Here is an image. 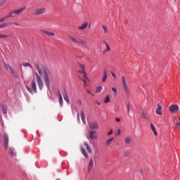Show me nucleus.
Returning <instances> with one entry per match:
<instances>
[{
  "mask_svg": "<svg viewBox=\"0 0 180 180\" xmlns=\"http://www.w3.org/2000/svg\"><path fill=\"white\" fill-rule=\"evenodd\" d=\"M34 68L37 70V71L34 72L35 78L39 89L41 91L43 89V80L41 79V77H44V82L47 88H49L50 86V77H51L50 70L46 67L40 68L37 63L34 65Z\"/></svg>",
  "mask_w": 180,
  "mask_h": 180,
  "instance_id": "1",
  "label": "nucleus"
},
{
  "mask_svg": "<svg viewBox=\"0 0 180 180\" xmlns=\"http://www.w3.org/2000/svg\"><path fill=\"white\" fill-rule=\"evenodd\" d=\"M26 9L25 7H22L21 8L11 11L8 13V15L4 16L3 18H0V23H2V22H5L6 19H9L10 18H15L16 16L15 15H20L23 11Z\"/></svg>",
  "mask_w": 180,
  "mask_h": 180,
  "instance_id": "2",
  "label": "nucleus"
},
{
  "mask_svg": "<svg viewBox=\"0 0 180 180\" xmlns=\"http://www.w3.org/2000/svg\"><path fill=\"white\" fill-rule=\"evenodd\" d=\"M47 12V8L46 7H39L34 9V13H32L34 16H40L44 15Z\"/></svg>",
  "mask_w": 180,
  "mask_h": 180,
  "instance_id": "3",
  "label": "nucleus"
},
{
  "mask_svg": "<svg viewBox=\"0 0 180 180\" xmlns=\"http://www.w3.org/2000/svg\"><path fill=\"white\" fill-rule=\"evenodd\" d=\"M27 91H28V92H30V94H33V92L36 94L37 92L36 81L34 79L32 82L31 88L28 86L27 87Z\"/></svg>",
  "mask_w": 180,
  "mask_h": 180,
  "instance_id": "4",
  "label": "nucleus"
},
{
  "mask_svg": "<svg viewBox=\"0 0 180 180\" xmlns=\"http://www.w3.org/2000/svg\"><path fill=\"white\" fill-rule=\"evenodd\" d=\"M122 84L124 91L126 95H127V94H129V86H127V83L126 82V77H124V76L122 77Z\"/></svg>",
  "mask_w": 180,
  "mask_h": 180,
  "instance_id": "5",
  "label": "nucleus"
},
{
  "mask_svg": "<svg viewBox=\"0 0 180 180\" xmlns=\"http://www.w3.org/2000/svg\"><path fill=\"white\" fill-rule=\"evenodd\" d=\"M4 68H6V71H8V72L11 75H16V72H15V70H13V68H12V67H11V65H9L8 64H4Z\"/></svg>",
  "mask_w": 180,
  "mask_h": 180,
  "instance_id": "6",
  "label": "nucleus"
},
{
  "mask_svg": "<svg viewBox=\"0 0 180 180\" xmlns=\"http://www.w3.org/2000/svg\"><path fill=\"white\" fill-rule=\"evenodd\" d=\"M3 139H4V146L5 150H6L9 144V138L8 137V135L4 134L3 136Z\"/></svg>",
  "mask_w": 180,
  "mask_h": 180,
  "instance_id": "7",
  "label": "nucleus"
},
{
  "mask_svg": "<svg viewBox=\"0 0 180 180\" xmlns=\"http://www.w3.org/2000/svg\"><path fill=\"white\" fill-rule=\"evenodd\" d=\"M90 140H98V134L94 131H91L89 134Z\"/></svg>",
  "mask_w": 180,
  "mask_h": 180,
  "instance_id": "8",
  "label": "nucleus"
},
{
  "mask_svg": "<svg viewBox=\"0 0 180 180\" xmlns=\"http://www.w3.org/2000/svg\"><path fill=\"white\" fill-rule=\"evenodd\" d=\"M89 126L91 130H96V129H99V125L98 124V122H96L89 124Z\"/></svg>",
  "mask_w": 180,
  "mask_h": 180,
  "instance_id": "9",
  "label": "nucleus"
},
{
  "mask_svg": "<svg viewBox=\"0 0 180 180\" xmlns=\"http://www.w3.org/2000/svg\"><path fill=\"white\" fill-rule=\"evenodd\" d=\"M79 67L82 71H79V72H80L81 74H83L84 78H86V79H88V77H86V72H85V65H79Z\"/></svg>",
  "mask_w": 180,
  "mask_h": 180,
  "instance_id": "10",
  "label": "nucleus"
},
{
  "mask_svg": "<svg viewBox=\"0 0 180 180\" xmlns=\"http://www.w3.org/2000/svg\"><path fill=\"white\" fill-rule=\"evenodd\" d=\"M68 37L72 43H75V44H78V39L75 38L74 36L70 35V34H68Z\"/></svg>",
  "mask_w": 180,
  "mask_h": 180,
  "instance_id": "11",
  "label": "nucleus"
},
{
  "mask_svg": "<svg viewBox=\"0 0 180 180\" xmlns=\"http://www.w3.org/2000/svg\"><path fill=\"white\" fill-rule=\"evenodd\" d=\"M94 167V159H91L89 162V165H88V169H87V172L89 174V172H91V171H92V167Z\"/></svg>",
  "mask_w": 180,
  "mask_h": 180,
  "instance_id": "12",
  "label": "nucleus"
},
{
  "mask_svg": "<svg viewBox=\"0 0 180 180\" xmlns=\"http://www.w3.org/2000/svg\"><path fill=\"white\" fill-rule=\"evenodd\" d=\"M88 27V22L86 21L82 24V25L78 27L79 30H85Z\"/></svg>",
  "mask_w": 180,
  "mask_h": 180,
  "instance_id": "13",
  "label": "nucleus"
},
{
  "mask_svg": "<svg viewBox=\"0 0 180 180\" xmlns=\"http://www.w3.org/2000/svg\"><path fill=\"white\" fill-rule=\"evenodd\" d=\"M169 109L172 113H174V112H176L179 109V107L176 105H172Z\"/></svg>",
  "mask_w": 180,
  "mask_h": 180,
  "instance_id": "14",
  "label": "nucleus"
},
{
  "mask_svg": "<svg viewBox=\"0 0 180 180\" xmlns=\"http://www.w3.org/2000/svg\"><path fill=\"white\" fill-rule=\"evenodd\" d=\"M77 44H81V46H88V41L82 39H78Z\"/></svg>",
  "mask_w": 180,
  "mask_h": 180,
  "instance_id": "15",
  "label": "nucleus"
},
{
  "mask_svg": "<svg viewBox=\"0 0 180 180\" xmlns=\"http://www.w3.org/2000/svg\"><path fill=\"white\" fill-rule=\"evenodd\" d=\"M150 129L153 131L155 136H158V133L157 132V129H155V127L153 123L150 124Z\"/></svg>",
  "mask_w": 180,
  "mask_h": 180,
  "instance_id": "16",
  "label": "nucleus"
},
{
  "mask_svg": "<svg viewBox=\"0 0 180 180\" xmlns=\"http://www.w3.org/2000/svg\"><path fill=\"white\" fill-rule=\"evenodd\" d=\"M80 115L84 124H86V121H85V114L84 113V111H81Z\"/></svg>",
  "mask_w": 180,
  "mask_h": 180,
  "instance_id": "17",
  "label": "nucleus"
},
{
  "mask_svg": "<svg viewBox=\"0 0 180 180\" xmlns=\"http://www.w3.org/2000/svg\"><path fill=\"white\" fill-rule=\"evenodd\" d=\"M42 33L44 34H46V36H49V37L54 36V32H50L47 30H43Z\"/></svg>",
  "mask_w": 180,
  "mask_h": 180,
  "instance_id": "18",
  "label": "nucleus"
},
{
  "mask_svg": "<svg viewBox=\"0 0 180 180\" xmlns=\"http://www.w3.org/2000/svg\"><path fill=\"white\" fill-rule=\"evenodd\" d=\"M124 143L125 144H131V138L127 136L124 139Z\"/></svg>",
  "mask_w": 180,
  "mask_h": 180,
  "instance_id": "19",
  "label": "nucleus"
},
{
  "mask_svg": "<svg viewBox=\"0 0 180 180\" xmlns=\"http://www.w3.org/2000/svg\"><path fill=\"white\" fill-rule=\"evenodd\" d=\"M63 98L64 100L68 103H70V98H68V95L67 94V92L65 91V94H63Z\"/></svg>",
  "mask_w": 180,
  "mask_h": 180,
  "instance_id": "20",
  "label": "nucleus"
},
{
  "mask_svg": "<svg viewBox=\"0 0 180 180\" xmlns=\"http://www.w3.org/2000/svg\"><path fill=\"white\" fill-rule=\"evenodd\" d=\"M81 151H82V154H83V155L85 157V158H88V157H89L88 153L85 150V148H81Z\"/></svg>",
  "mask_w": 180,
  "mask_h": 180,
  "instance_id": "21",
  "label": "nucleus"
},
{
  "mask_svg": "<svg viewBox=\"0 0 180 180\" xmlns=\"http://www.w3.org/2000/svg\"><path fill=\"white\" fill-rule=\"evenodd\" d=\"M14 151H15V148H10L8 149V153L10 154V155H11V157L15 155V152Z\"/></svg>",
  "mask_w": 180,
  "mask_h": 180,
  "instance_id": "22",
  "label": "nucleus"
},
{
  "mask_svg": "<svg viewBox=\"0 0 180 180\" xmlns=\"http://www.w3.org/2000/svg\"><path fill=\"white\" fill-rule=\"evenodd\" d=\"M106 78H108V71L105 70L103 72V82H105V81H106Z\"/></svg>",
  "mask_w": 180,
  "mask_h": 180,
  "instance_id": "23",
  "label": "nucleus"
},
{
  "mask_svg": "<svg viewBox=\"0 0 180 180\" xmlns=\"http://www.w3.org/2000/svg\"><path fill=\"white\" fill-rule=\"evenodd\" d=\"M162 107H158L156 108L155 113H157L158 115H162Z\"/></svg>",
  "mask_w": 180,
  "mask_h": 180,
  "instance_id": "24",
  "label": "nucleus"
},
{
  "mask_svg": "<svg viewBox=\"0 0 180 180\" xmlns=\"http://www.w3.org/2000/svg\"><path fill=\"white\" fill-rule=\"evenodd\" d=\"M10 22H4L2 24H0V26L1 27V29H4V27H8V26H9Z\"/></svg>",
  "mask_w": 180,
  "mask_h": 180,
  "instance_id": "25",
  "label": "nucleus"
},
{
  "mask_svg": "<svg viewBox=\"0 0 180 180\" xmlns=\"http://www.w3.org/2000/svg\"><path fill=\"white\" fill-rule=\"evenodd\" d=\"M105 44L106 46V48L104 50V53H107V51H110V48L109 47V44H108V43L106 42H105Z\"/></svg>",
  "mask_w": 180,
  "mask_h": 180,
  "instance_id": "26",
  "label": "nucleus"
},
{
  "mask_svg": "<svg viewBox=\"0 0 180 180\" xmlns=\"http://www.w3.org/2000/svg\"><path fill=\"white\" fill-rule=\"evenodd\" d=\"M59 103L60 106H63V96H61V93H59Z\"/></svg>",
  "mask_w": 180,
  "mask_h": 180,
  "instance_id": "27",
  "label": "nucleus"
},
{
  "mask_svg": "<svg viewBox=\"0 0 180 180\" xmlns=\"http://www.w3.org/2000/svg\"><path fill=\"white\" fill-rule=\"evenodd\" d=\"M84 146H86L88 153H92L91 148H89V145H88L87 143H84Z\"/></svg>",
  "mask_w": 180,
  "mask_h": 180,
  "instance_id": "28",
  "label": "nucleus"
},
{
  "mask_svg": "<svg viewBox=\"0 0 180 180\" xmlns=\"http://www.w3.org/2000/svg\"><path fill=\"white\" fill-rule=\"evenodd\" d=\"M110 102V98L109 96H106L105 100H104V103H109Z\"/></svg>",
  "mask_w": 180,
  "mask_h": 180,
  "instance_id": "29",
  "label": "nucleus"
},
{
  "mask_svg": "<svg viewBox=\"0 0 180 180\" xmlns=\"http://www.w3.org/2000/svg\"><path fill=\"white\" fill-rule=\"evenodd\" d=\"M112 91L114 93L115 96L117 95V89L116 87H112Z\"/></svg>",
  "mask_w": 180,
  "mask_h": 180,
  "instance_id": "30",
  "label": "nucleus"
},
{
  "mask_svg": "<svg viewBox=\"0 0 180 180\" xmlns=\"http://www.w3.org/2000/svg\"><path fill=\"white\" fill-rule=\"evenodd\" d=\"M9 23H10V25H13L14 26H20V23L18 22H11Z\"/></svg>",
  "mask_w": 180,
  "mask_h": 180,
  "instance_id": "31",
  "label": "nucleus"
},
{
  "mask_svg": "<svg viewBox=\"0 0 180 180\" xmlns=\"http://www.w3.org/2000/svg\"><path fill=\"white\" fill-rule=\"evenodd\" d=\"M101 91H102V86H99L96 87V94L101 92Z\"/></svg>",
  "mask_w": 180,
  "mask_h": 180,
  "instance_id": "32",
  "label": "nucleus"
},
{
  "mask_svg": "<svg viewBox=\"0 0 180 180\" xmlns=\"http://www.w3.org/2000/svg\"><path fill=\"white\" fill-rule=\"evenodd\" d=\"M5 4H6V0H3L0 1V8H2V6L5 5Z\"/></svg>",
  "mask_w": 180,
  "mask_h": 180,
  "instance_id": "33",
  "label": "nucleus"
},
{
  "mask_svg": "<svg viewBox=\"0 0 180 180\" xmlns=\"http://www.w3.org/2000/svg\"><path fill=\"white\" fill-rule=\"evenodd\" d=\"M112 141H113V138H111L109 140H107L106 141V146H109V144H110V143H112Z\"/></svg>",
  "mask_w": 180,
  "mask_h": 180,
  "instance_id": "34",
  "label": "nucleus"
},
{
  "mask_svg": "<svg viewBox=\"0 0 180 180\" xmlns=\"http://www.w3.org/2000/svg\"><path fill=\"white\" fill-rule=\"evenodd\" d=\"M103 29L104 30V33L106 34L108 32V27L103 25Z\"/></svg>",
  "mask_w": 180,
  "mask_h": 180,
  "instance_id": "35",
  "label": "nucleus"
},
{
  "mask_svg": "<svg viewBox=\"0 0 180 180\" xmlns=\"http://www.w3.org/2000/svg\"><path fill=\"white\" fill-rule=\"evenodd\" d=\"M7 37H9V35L0 34V39H7Z\"/></svg>",
  "mask_w": 180,
  "mask_h": 180,
  "instance_id": "36",
  "label": "nucleus"
},
{
  "mask_svg": "<svg viewBox=\"0 0 180 180\" xmlns=\"http://www.w3.org/2000/svg\"><path fill=\"white\" fill-rule=\"evenodd\" d=\"M22 65L23 67H30V68H33V67H32L30 64L27 63H23Z\"/></svg>",
  "mask_w": 180,
  "mask_h": 180,
  "instance_id": "37",
  "label": "nucleus"
},
{
  "mask_svg": "<svg viewBox=\"0 0 180 180\" xmlns=\"http://www.w3.org/2000/svg\"><path fill=\"white\" fill-rule=\"evenodd\" d=\"M142 119H147V115H146V112H143L141 114Z\"/></svg>",
  "mask_w": 180,
  "mask_h": 180,
  "instance_id": "38",
  "label": "nucleus"
},
{
  "mask_svg": "<svg viewBox=\"0 0 180 180\" xmlns=\"http://www.w3.org/2000/svg\"><path fill=\"white\" fill-rule=\"evenodd\" d=\"M2 112L4 115H6V108H5V107L2 108Z\"/></svg>",
  "mask_w": 180,
  "mask_h": 180,
  "instance_id": "39",
  "label": "nucleus"
},
{
  "mask_svg": "<svg viewBox=\"0 0 180 180\" xmlns=\"http://www.w3.org/2000/svg\"><path fill=\"white\" fill-rule=\"evenodd\" d=\"M77 105H82V101L81 99L77 100Z\"/></svg>",
  "mask_w": 180,
  "mask_h": 180,
  "instance_id": "40",
  "label": "nucleus"
},
{
  "mask_svg": "<svg viewBox=\"0 0 180 180\" xmlns=\"http://www.w3.org/2000/svg\"><path fill=\"white\" fill-rule=\"evenodd\" d=\"M120 134V129H117L116 131H115V135L116 136H119Z\"/></svg>",
  "mask_w": 180,
  "mask_h": 180,
  "instance_id": "41",
  "label": "nucleus"
},
{
  "mask_svg": "<svg viewBox=\"0 0 180 180\" xmlns=\"http://www.w3.org/2000/svg\"><path fill=\"white\" fill-rule=\"evenodd\" d=\"M77 117L78 123H80L81 120H79V113H77Z\"/></svg>",
  "mask_w": 180,
  "mask_h": 180,
  "instance_id": "42",
  "label": "nucleus"
},
{
  "mask_svg": "<svg viewBox=\"0 0 180 180\" xmlns=\"http://www.w3.org/2000/svg\"><path fill=\"white\" fill-rule=\"evenodd\" d=\"M81 80L84 82V86H86V80H85V79H81Z\"/></svg>",
  "mask_w": 180,
  "mask_h": 180,
  "instance_id": "43",
  "label": "nucleus"
},
{
  "mask_svg": "<svg viewBox=\"0 0 180 180\" xmlns=\"http://www.w3.org/2000/svg\"><path fill=\"white\" fill-rule=\"evenodd\" d=\"M113 131L110 130V131L108 133V136H110V134H112Z\"/></svg>",
  "mask_w": 180,
  "mask_h": 180,
  "instance_id": "44",
  "label": "nucleus"
},
{
  "mask_svg": "<svg viewBox=\"0 0 180 180\" xmlns=\"http://www.w3.org/2000/svg\"><path fill=\"white\" fill-rule=\"evenodd\" d=\"M111 75H112V77H113V78H116V75H114V73H113V72H111Z\"/></svg>",
  "mask_w": 180,
  "mask_h": 180,
  "instance_id": "45",
  "label": "nucleus"
},
{
  "mask_svg": "<svg viewBox=\"0 0 180 180\" xmlns=\"http://www.w3.org/2000/svg\"><path fill=\"white\" fill-rule=\"evenodd\" d=\"M87 94H89V95H93V96H94V94L92 93H91V91L89 90L87 91Z\"/></svg>",
  "mask_w": 180,
  "mask_h": 180,
  "instance_id": "46",
  "label": "nucleus"
},
{
  "mask_svg": "<svg viewBox=\"0 0 180 180\" xmlns=\"http://www.w3.org/2000/svg\"><path fill=\"white\" fill-rule=\"evenodd\" d=\"M128 112H130V105H127Z\"/></svg>",
  "mask_w": 180,
  "mask_h": 180,
  "instance_id": "47",
  "label": "nucleus"
},
{
  "mask_svg": "<svg viewBox=\"0 0 180 180\" xmlns=\"http://www.w3.org/2000/svg\"><path fill=\"white\" fill-rule=\"evenodd\" d=\"M96 103H97V105H98V106H101V103H99V101H96Z\"/></svg>",
  "mask_w": 180,
  "mask_h": 180,
  "instance_id": "48",
  "label": "nucleus"
},
{
  "mask_svg": "<svg viewBox=\"0 0 180 180\" xmlns=\"http://www.w3.org/2000/svg\"><path fill=\"white\" fill-rule=\"evenodd\" d=\"M115 120L116 122H120V118H116Z\"/></svg>",
  "mask_w": 180,
  "mask_h": 180,
  "instance_id": "49",
  "label": "nucleus"
},
{
  "mask_svg": "<svg viewBox=\"0 0 180 180\" xmlns=\"http://www.w3.org/2000/svg\"><path fill=\"white\" fill-rule=\"evenodd\" d=\"M126 155H127V156L130 155V153H129V152H127V153H126Z\"/></svg>",
  "mask_w": 180,
  "mask_h": 180,
  "instance_id": "50",
  "label": "nucleus"
},
{
  "mask_svg": "<svg viewBox=\"0 0 180 180\" xmlns=\"http://www.w3.org/2000/svg\"><path fill=\"white\" fill-rule=\"evenodd\" d=\"M161 107V105H160V103H158V108Z\"/></svg>",
  "mask_w": 180,
  "mask_h": 180,
  "instance_id": "51",
  "label": "nucleus"
},
{
  "mask_svg": "<svg viewBox=\"0 0 180 180\" xmlns=\"http://www.w3.org/2000/svg\"><path fill=\"white\" fill-rule=\"evenodd\" d=\"M179 124H180L179 123H177V126H179Z\"/></svg>",
  "mask_w": 180,
  "mask_h": 180,
  "instance_id": "52",
  "label": "nucleus"
}]
</instances>
